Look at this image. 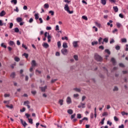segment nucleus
<instances>
[{"label": "nucleus", "mask_w": 128, "mask_h": 128, "mask_svg": "<svg viewBox=\"0 0 128 128\" xmlns=\"http://www.w3.org/2000/svg\"><path fill=\"white\" fill-rule=\"evenodd\" d=\"M20 120L21 122V124H22V126H24V128H26V126H28L26 122H24V120H22V119H20Z\"/></svg>", "instance_id": "423d86ee"}, {"label": "nucleus", "mask_w": 128, "mask_h": 128, "mask_svg": "<svg viewBox=\"0 0 128 128\" xmlns=\"http://www.w3.org/2000/svg\"><path fill=\"white\" fill-rule=\"evenodd\" d=\"M10 46H16V44H14V41H10V42H8Z\"/></svg>", "instance_id": "ddd939ff"}, {"label": "nucleus", "mask_w": 128, "mask_h": 128, "mask_svg": "<svg viewBox=\"0 0 128 128\" xmlns=\"http://www.w3.org/2000/svg\"><path fill=\"white\" fill-rule=\"evenodd\" d=\"M80 104L81 105V106H82V108H86V104L80 102Z\"/></svg>", "instance_id": "412c9836"}, {"label": "nucleus", "mask_w": 128, "mask_h": 128, "mask_svg": "<svg viewBox=\"0 0 128 128\" xmlns=\"http://www.w3.org/2000/svg\"><path fill=\"white\" fill-rule=\"evenodd\" d=\"M77 118H82V114H77Z\"/></svg>", "instance_id": "ea45409f"}, {"label": "nucleus", "mask_w": 128, "mask_h": 128, "mask_svg": "<svg viewBox=\"0 0 128 128\" xmlns=\"http://www.w3.org/2000/svg\"><path fill=\"white\" fill-rule=\"evenodd\" d=\"M66 102L68 104H72V98H70V97L68 96L67 98Z\"/></svg>", "instance_id": "39448f33"}, {"label": "nucleus", "mask_w": 128, "mask_h": 128, "mask_svg": "<svg viewBox=\"0 0 128 128\" xmlns=\"http://www.w3.org/2000/svg\"><path fill=\"white\" fill-rule=\"evenodd\" d=\"M116 26H118V28H120V26H121L122 25H121L120 24L119 22H118V23H116Z\"/></svg>", "instance_id": "69168bd1"}, {"label": "nucleus", "mask_w": 128, "mask_h": 128, "mask_svg": "<svg viewBox=\"0 0 128 128\" xmlns=\"http://www.w3.org/2000/svg\"><path fill=\"white\" fill-rule=\"evenodd\" d=\"M58 104H60L61 106H62V104H64V100H59Z\"/></svg>", "instance_id": "5701e85b"}, {"label": "nucleus", "mask_w": 128, "mask_h": 128, "mask_svg": "<svg viewBox=\"0 0 128 128\" xmlns=\"http://www.w3.org/2000/svg\"><path fill=\"white\" fill-rule=\"evenodd\" d=\"M101 2L102 4H103L104 6H105V4H106V0H101Z\"/></svg>", "instance_id": "c85d7f7f"}, {"label": "nucleus", "mask_w": 128, "mask_h": 128, "mask_svg": "<svg viewBox=\"0 0 128 128\" xmlns=\"http://www.w3.org/2000/svg\"><path fill=\"white\" fill-rule=\"evenodd\" d=\"M73 90L76 92H80V89L78 88H74Z\"/></svg>", "instance_id": "dca6fc26"}, {"label": "nucleus", "mask_w": 128, "mask_h": 128, "mask_svg": "<svg viewBox=\"0 0 128 128\" xmlns=\"http://www.w3.org/2000/svg\"><path fill=\"white\" fill-rule=\"evenodd\" d=\"M47 38L48 40V42H50L51 39H52V36L50 35V34H48Z\"/></svg>", "instance_id": "9b49d317"}, {"label": "nucleus", "mask_w": 128, "mask_h": 128, "mask_svg": "<svg viewBox=\"0 0 128 128\" xmlns=\"http://www.w3.org/2000/svg\"><path fill=\"white\" fill-rule=\"evenodd\" d=\"M1 46H2V48H6V46L4 44V43H2L1 44Z\"/></svg>", "instance_id": "473e14b6"}, {"label": "nucleus", "mask_w": 128, "mask_h": 128, "mask_svg": "<svg viewBox=\"0 0 128 128\" xmlns=\"http://www.w3.org/2000/svg\"><path fill=\"white\" fill-rule=\"evenodd\" d=\"M46 30H52V27H50V26H47L46 28Z\"/></svg>", "instance_id": "bf43d9fd"}, {"label": "nucleus", "mask_w": 128, "mask_h": 128, "mask_svg": "<svg viewBox=\"0 0 128 128\" xmlns=\"http://www.w3.org/2000/svg\"><path fill=\"white\" fill-rule=\"evenodd\" d=\"M44 48H48L50 46L48 44V43H44L42 44Z\"/></svg>", "instance_id": "f8f14e48"}, {"label": "nucleus", "mask_w": 128, "mask_h": 128, "mask_svg": "<svg viewBox=\"0 0 128 128\" xmlns=\"http://www.w3.org/2000/svg\"><path fill=\"white\" fill-rule=\"evenodd\" d=\"M82 18H83V20H88V17H86V16H82Z\"/></svg>", "instance_id": "09e8293b"}, {"label": "nucleus", "mask_w": 128, "mask_h": 128, "mask_svg": "<svg viewBox=\"0 0 128 128\" xmlns=\"http://www.w3.org/2000/svg\"><path fill=\"white\" fill-rule=\"evenodd\" d=\"M67 112L68 114H72L74 111H72V109H69L68 110Z\"/></svg>", "instance_id": "2eb2a0df"}, {"label": "nucleus", "mask_w": 128, "mask_h": 128, "mask_svg": "<svg viewBox=\"0 0 128 128\" xmlns=\"http://www.w3.org/2000/svg\"><path fill=\"white\" fill-rule=\"evenodd\" d=\"M44 8H50V5H48V4H44Z\"/></svg>", "instance_id": "b1692460"}, {"label": "nucleus", "mask_w": 128, "mask_h": 128, "mask_svg": "<svg viewBox=\"0 0 128 128\" xmlns=\"http://www.w3.org/2000/svg\"><path fill=\"white\" fill-rule=\"evenodd\" d=\"M27 118H29L30 116V114H25Z\"/></svg>", "instance_id": "4d7b16f0"}, {"label": "nucleus", "mask_w": 128, "mask_h": 128, "mask_svg": "<svg viewBox=\"0 0 128 128\" xmlns=\"http://www.w3.org/2000/svg\"><path fill=\"white\" fill-rule=\"evenodd\" d=\"M62 54H64V56H66V54H68V50L66 49V48H63L62 50H61Z\"/></svg>", "instance_id": "7ed1b4c3"}, {"label": "nucleus", "mask_w": 128, "mask_h": 128, "mask_svg": "<svg viewBox=\"0 0 128 128\" xmlns=\"http://www.w3.org/2000/svg\"><path fill=\"white\" fill-rule=\"evenodd\" d=\"M122 116H124V115L128 116V113L123 112H122Z\"/></svg>", "instance_id": "de8ad7c7"}, {"label": "nucleus", "mask_w": 128, "mask_h": 128, "mask_svg": "<svg viewBox=\"0 0 128 128\" xmlns=\"http://www.w3.org/2000/svg\"><path fill=\"white\" fill-rule=\"evenodd\" d=\"M111 62L113 64H116V60L114 58H112Z\"/></svg>", "instance_id": "a878e982"}, {"label": "nucleus", "mask_w": 128, "mask_h": 128, "mask_svg": "<svg viewBox=\"0 0 128 128\" xmlns=\"http://www.w3.org/2000/svg\"><path fill=\"white\" fill-rule=\"evenodd\" d=\"M28 120L30 124H32V119L28 118Z\"/></svg>", "instance_id": "a19ab883"}, {"label": "nucleus", "mask_w": 128, "mask_h": 128, "mask_svg": "<svg viewBox=\"0 0 128 128\" xmlns=\"http://www.w3.org/2000/svg\"><path fill=\"white\" fill-rule=\"evenodd\" d=\"M31 92H32V94L34 95V94H36V90L32 91Z\"/></svg>", "instance_id": "e2e57ef3"}, {"label": "nucleus", "mask_w": 128, "mask_h": 128, "mask_svg": "<svg viewBox=\"0 0 128 128\" xmlns=\"http://www.w3.org/2000/svg\"><path fill=\"white\" fill-rule=\"evenodd\" d=\"M104 42H108V38H105L104 39Z\"/></svg>", "instance_id": "c03bdc74"}, {"label": "nucleus", "mask_w": 128, "mask_h": 128, "mask_svg": "<svg viewBox=\"0 0 128 128\" xmlns=\"http://www.w3.org/2000/svg\"><path fill=\"white\" fill-rule=\"evenodd\" d=\"M14 60H15L16 62H20V58H18V57H15V58H14Z\"/></svg>", "instance_id": "f704fd0d"}, {"label": "nucleus", "mask_w": 128, "mask_h": 128, "mask_svg": "<svg viewBox=\"0 0 128 128\" xmlns=\"http://www.w3.org/2000/svg\"><path fill=\"white\" fill-rule=\"evenodd\" d=\"M107 124H109V126H112V122H110L109 120H108L107 122Z\"/></svg>", "instance_id": "8fccbe9b"}, {"label": "nucleus", "mask_w": 128, "mask_h": 128, "mask_svg": "<svg viewBox=\"0 0 128 128\" xmlns=\"http://www.w3.org/2000/svg\"><path fill=\"white\" fill-rule=\"evenodd\" d=\"M58 80V79H52L51 81L52 84H54V82H56Z\"/></svg>", "instance_id": "a18cd8bd"}, {"label": "nucleus", "mask_w": 128, "mask_h": 128, "mask_svg": "<svg viewBox=\"0 0 128 128\" xmlns=\"http://www.w3.org/2000/svg\"><path fill=\"white\" fill-rule=\"evenodd\" d=\"M22 47H23L24 48H25V50H28V47H26V45L22 44Z\"/></svg>", "instance_id": "680f3d73"}, {"label": "nucleus", "mask_w": 128, "mask_h": 128, "mask_svg": "<svg viewBox=\"0 0 128 128\" xmlns=\"http://www.w3.org/2000/svg\"><path fill=\"white\" fill-rule=\"evenodd\" d=\"M16 22H22V18H16Z\"/></svg>", "instance_id": "6ab92c4d"}, {"label": "nucleus", "mask_w": 128, "mask_h": 128, "mask_svg": "<svg viewBox=\"0 0 128 128\" xmlns=\"http://www.w3.org/2000/svg\"><path fill=\"white\" fill-rule=\"evenodd\" d=\"M122 42H126V38H123L121 39Z\"/></svg>", "instance_id": "c756f323"}, {"label": "nucleus", "mask_w": 128, "mask_h": 128, "mask_svg": "<svg viewBox=\"0 0 128 128\" xmlns=\"http://www.w3.org/2000/svg\"><path fill=\"white\" fill-rule=\"evenodd\" d=\"M80 95H78V94H74V98H78V96H79Z\"/></svg>", "instance_id": "338daca9"}, {"label": "nucleus", "mask_w": 128, "mask_h": 128, "mask_svg": "<svg viewBox=\"0 0 128 128\" xmlns=\"http://www.w3.org/2000/svg\"><path fill=\"white\" fill-rule=\"evenodd\" d=\"M95 24L98 26V28H100V24L98 22H95Z\"/></svg>", "instance_id": "bb28decb"}, {"label": "nucleus", "mask_w": 128, "mask_h": 128, "mask_svg": "<svg viewBox=\"0 0 128 128\" xmlns=\"http://www.w3.org/2000/svg\"><path fill=\"white\" fill-rule=\"evenodd\" d=\"M12 26H14V24L12 22H10V28H12Z\"/></svg>", "instance_id": "49530a36"}, {"label": "nucleus", "mask_w": 128, "mask_h": 128, "mask_svg": "<svg viewBox=\"0 0 128 128\" xmlns=\"http://www.w3.org/2000/svg\"><path fill=\"white\" fill-rule=\"evenodd\" d=\"M61 46H62V44L60 43V42L58 41V48H60Z\"/></svg>", "instance_id": "72a5a7b5"}, {"label": "nucleus", "mask_w": 128, "mask_h": 128, "mask_svg": "<svg viewBox=\"0 0 128 128\" xmlns=\"http://www.w3.org/2000/svg\"><path fill=\"white\" fill-rule=\"evenodd\" d=\"M78 41H74L72 42V45L74 48H78Z\"/></svg>", "instance_id": "20e7f679"}, {"label": "nucleus", "mask_w": 128, "mask_h": 128, "mask_svg": "<svg viewBox=\"0 0 128 128\" xmlns=\"http://www.w3.org/2000/svg\"><path fill=\"white\" fill-rule=\"evenodd\" d=\"M64 8L65 10H66V12H68V14H74V11H70V9H69V8H68V4H66Z\"/></svg>", "instance_id": "f03ea898"}, {"label": "nucleus", "mask_w": 128, "mask_h": 128, "mask_svg": "<svg viewBox=\"0 0 128 128\" xmlns=\"http://www.w3.org/2000/svg\"><path fill=\"white\" fill-rule=\"evenodd\" d=\"M86 98V96H82V102H84V100Z\"/></svg>", "instance_id": "6e6d98bb"}, {"label": "nucleus", "mask_w": 128, "mask_h": 128, "mask_svg": "<svg viewBox=\"0 0 128 128\" xmlns=\"http://www.w3.org/2000/svg\"><path fill=\"white\" fill-rule=\"evenodd\" d=\"M6 14V12L4 10L2 11L1 12H0V16H4Z\"/></svg>", "instance_id": "f3484780"}, {"label": "nucleus", "mask_w": 128, "mask_h": 128, "mask_svg": "<svg viewBox=\"0 0 128 128\" xmlns=\"http://www.w3.org/2000/svg\"><path fill=\"white\" fill-rule=\"evenodd\" d=\"M20 112H26V108H23L22 110H20Z\"/></svg>", "instance_id": "864d4df0"}, {"label": "nucleus", "mask_w": 128, "mask_h": 128, "mask_svg": "<svg viewBox=\"0 0 128 128\" xmlns=\"http://www.w3.org/2000/svg\"><path fill=\"white\" fill-rule=\"evenodd\" d=\"M76 118V114H74L71 116V118L72 120V118Z\"/></svg>", "instance_id": "13d9d810"}, {"label": "nucleus", "mask_w": 128, "mask_h": 128, "mask_svg": "<svg viewBox=\"0 0 128 128\" xmlns=\"http://www.w3.org/2000/svg\"><path fill=\"white\" fill-rule=\"evenodd\" d=\"M56 30H60V27L58 26V25H56Z\"/></svg>", "instance_id": "3c124183"}, {"label": "nucleus", "mask_w": 128, "mask_h": 128, "mask_svg": "<svg viewBox=\"0 0 128 128\" xmlns=\"http://www.w3.org/2000/svg\"><path fill=\"white\" fill-rule=\"evenodd\" d=\"M113 8L116 12H118V6H114Z\"/></svg>", "instance_id": "a211bd4d"}, {"label": "nucleus", "mask_w": 128, "mask_h": 128, "mask_svg": "<svg viewBox=\"0 0 128 128\" xmlns=\"http://www.w3.org/2000/svg\"><path fill=\"white\" fill-rule=\"evenodd\" d=\"M11 2L12 4H18V0H11Z\"/></svg>", "instance_id": "393cba45"}, {"label": "nucleus", "mask_w": 128, "mask_h": 128, "mask_svg": "<svg viewBox=\"0 0 128 128\" xmlns=\"http://www.w3.org/2000/svg\"><path fill=\"white\" fill-rule=\"evenodd\" d=\"M49 14H51V16H54V12L52 10L49 11Z\"/></svg>", "instance_id": "37998d69"}, {"label": "nucleus", "mask_w": 128, "mask_h": 128, "mask_svg": "<svg viewBox=\"0 0 128 128\" xmlns=\"http://www.w3.org/2000/svg\"><path fill=\"white\" fill-rule=\"evenodd\" d=\"M118 128H124V126L122 124L121 126H118Z\"/></svg>", "instance_id": "774afa93"}, {"label": "nucleus", "mask_w": 128, "mask_h": 128, "mask_svg": "<svg viewBox=\"0 0 128 128\" xmlns=\"http://www.w3.org/2000/svg\"><path fill=\"white\" fill-rule=\"evenodd\" d=\"M31 64H32V66H36V60H32Z\"/></svg>", "instance_id": "1a4fd4ad"}, {"label": "nucleus", "mask_w": 128, "mask_h": 128, "mask_svg": "<svg viewBox=\"0 0 128 128\" xmlns=\"http://www.w3.org/2000/svg\"><path fill=\"white\" fill-rule=\"evenodd\" d=\"M14 32H20V30L18 29V28H14Z\"/></svg>", "instance_id": "c9c22d12"}, {"label": "nucleus", "mask_w": 128, "mask_h": 128, "mask_svg": "<svg viewBox=\"0 0 128 128\" xmlns=\"http://www.w3.org/2000/svg\"><path fill=\"white\" fill-rule=\"evenodd\" d=\"M105 52H106V54H108L109 55L110 54V51L108 49H106L104 50Z\"/></svg>", "instance_id": "cd10ccee"}, {"label": "nucleus", "mask_w": 128, "mask_h": 128, "mask_svg": "<svg viewBox=\"0 0 128 128\" xmlns=\"http://www.w3.org/2000/svg\"><path fill=\"white\" fill-rule=\"evenodd\" d=\"M30 102H28V100H26V101H25L24 102V106H28V104H30Z\"/></svg>", "instance_id": "aec40b11"}, {"label": "nucleus", "mask_w": 128, "mask_h": 128, "mask_svg": "<svg viewBox=\"0 0 128 128\" xmlns=\"http://www.w3.org/2000/svg\"><path fill=\"white\" fill-rule=\"evenodd\" d=\"M62 46L64 48H68V44L66 42L63 43Z\"/></svg>", "instance_id": "4468645a"}, {"label": "nucleus", "mask_w": 128, "mask_h": 128, "mask_svg": "<svg viewBox=\"0 0 128 128\" xmlns=\"http://www.w3.org/2000/svg\"><path fill=\"white\" fill-rule=\"evenodd\" d=\"M114 120H115V122H118V118H116V116H114Z\"/></svg>", "instance_id": "052dcab7"}, {"label": "nucleus", "mask_w": 128, "mask_h": 128, "mask_svg": "<svg viewBox=\"0 0 128 128\" xmlns=\"http://www.w3.org/2000/svg\"><path fill=\"white\" fill-rule=\"evenodd\" d=\"M34 17L36 20H38V18H39L38 14H34Z\"/></svg>", "instance_id": "2f4dec72"}, {"label": "nucleus", "mask_w": 128, "mask_h": 128, "mask_svg": "<svg viewBox=\"0 0 128 128\" xmlns=\"http://www.w3.org/2000/svg\"><path fill=\"white\" fill-rule=\"evenodd\" d=\"M116 50H120V46H116Z\"/></svg>", "instance_id": "4c0bfd02"}, {"label": "nucleus", "mask_w": 128, "mask_h": 128, "mask_svg": "<svg viewBox=\"0 0 128 128\" xmlns=\"http://www.w3.org/2000/svg\"><path fill=\"white\" fill-rule=\"evenodd\" d=\"M39 20L40 21V24H42L44 22V21L42 20V18H39Z\"/></svg>", "instance_id": "0e129e2a"}, {"label": "nucleus", "mask_w": 128, "mask_h": 128, "mask_svg": "<svg viewBox=\"0 0 128 128\" xmlns=\"http://www.w3.org/2000/svg\"><path fill=\"white\" fill-rule=\"evenodd\" d=\"M118 86H115L113 88V92H118Z\"/></svg>", "instance_id": "4be33fe9"}, {"label": "nucleus", "mask_w": 128, "mask_h": 128, "mask_svg": "<svg viewBox=\"0 0 128 128\" xmlns=\"http://www.w3.org/2000/svg\"><path fill=\"white\" fill-rule=\"evenodd\" d=\"M10 78H16V72H12L10 75Z\"/></svg>", "instance_id": "9d476101"}, {"label": "nucleus", "mask_w": 128, "mask_h": 128, "mask_svg": "<svg viewBox=\"0 0 128 128\" xmlns=\"http://www.w3.org/2000/svg\"><path fill=\"white\" fill-rule=\"evenodd\" d=\"M23 56H25V58H28V54L24 53Z\"/></svg>", "instance_id": "79ce46f5"}, {"label": "nucleus", "mask_w": 128, "mask_h": 128, "mask_svg": "<svg viewBox=\"0 0 128 128\" xmlns=\"http://www.w3.org/2000/svg\"><path fill=\"white\" fill-rule=\"evenodd\" d=\"M108 112H104L102 114V116H108Z\"/></svg>", "instance_id": "e433bc0d"}, {"label": "nucleus", "mask_w": 128, "mask_h": 128, "mask_svg": "<svg viewBox=\"0 0 128 128\" xmlns=\"http://www.w3.org/2000/svg\"><path fill=\"white\" fill-rule=\"evenodd\" d=\"M112 23V20H110L109 22L107 23L108 26H110V24Z\"/></svg>", "instance_id": "603ef678"}, {"label": "nucleus", "mask_w": 128, "mask_h": 128, "mask_svg": "<svg viewBox=\"0 0 128 128\" xmlns=\"http://www.w3.org/2000/svg\"><path fill=\"white\" fill-rule=\"evenodd\" d=\"M40 88L42 92H46V90L48 88V86H46L44 87H40Z\"/></svg>", "instance_id": "0eeeda50"}, {"label": "nucleus", "mask_w": 128, "mask_h": 128, "mask_svg": "<svg viewBox=\"0 0 128 128\" xmlns=\"http://www.w3.org/2000/svg\"><path fill=\"white\" fill-rule=\"evenodd\" d=\"M102 38L100 37L98 39L99 44H104V40L103 42H102Z\"/></svg>", "instance_id": "6e6552de"}, {"label": "nucleus", "mask_w": 128, "mask_h": 128, "mask_svg": "<svg viewBox=\"0 0 128 128\" xmlns=\"http://www.w3.org/2000/svg\"><path fill=\"white\" fill-rule=\"evenodd\" d=\"M94 58L98 62H102V58L100 55H98V54H94Z\"/></svg>", "instance_id": "f257e3e1"}, {"label": "nucleus", "mask_w": 128, "mask_h": 128, "mask_svg": "<svg viewBox=\"0 0 128 128\" xmlns=\"http://www.w3.org/2000/svg\"><path fill=\"white\" fill-rule=\"evenodd\" d=\"M98 42H92V46H94V44H98Z\"/></svg>", "instance_id": "58836bf2"}, {"label": "nucleus", "mask_w": 128, "mask_h": 128, "mask_svg": "<svg viewBox=\"0 0 128 128\" xmlns=\"http://www.w3.org/2000/svg\"><path fill=\"white\" fill-rule=\"evenodd\" d=\"M74 58L75 60H78V56L76 55L74 56Z\"/></svg>", "instance_id": "7c9ffc66"}, {"label": "nucleus", "mask_w": 128, "mask_h": 128, "mask_svg": "<svg viewBox=\"0 0 128 128\" xmlns=\"http://www.w3.org/2000/svg\"><path fill=\"white\" fill-rule=\"evenodd\" d=\"M99 48H100V50H104V46H99Z\"/></svg>", "instance_id": "5fc2aeb1"}]
</instances>
